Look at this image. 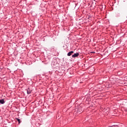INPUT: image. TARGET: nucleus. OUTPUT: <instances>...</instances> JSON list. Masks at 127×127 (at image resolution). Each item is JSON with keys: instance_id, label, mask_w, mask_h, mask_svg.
I'll use <instances>...</instances> for the list:
<instances>
[{"instance_id": "1", "label": "nucleus", "mask_w": 127, "mask_h": 127, "mask_svg": "<svg viewBox=\"0 0 127 127\" xmlns=\"http://www.w3.org/2000/svg\"><path fill=\"white\" fill-rule=\"evenodd\" d=\"M79 56V53H76L72 56V58H75V57H78Z\"/></svg>"}, {"instance_id": "2", "label": "nucleus", "mask_w": 127, "mask_h": 127, "mask_svg": "<svg viewBox=\"0 0 127 127\" xmlns=\"http://www.w3.org/2000/svg\"><path fill=\"white\" fill-rule=\"evenodd\" d=\"M73 53H74L73 51H70V52H68L67 53V56H71V55H72V54H73Z\"/></svg>"}, {"instance_id": "3", "label": "nucleus", "mask_w": 127, "mask_h": 127, "mask_svg": "<svg viewBox=\"0 0 127 127\" xmlns=\"http://www.w3.org/2000/svg\"><path fill=\"white\" fill-rule=\"evenodd\" d=\"M27 93L28 94H30V93H31V90H30V89L29 88H28V89L27 90Z\"/></svg>"}, {"instance_id": "4", "label": "nucleus", "mask_w": 127, "mask_h": 127, "mask_svg": "<svg viewBox=\"0 0 127 127\" xmlns=\"http://www.w3.org/2000/svg\"><path fill=\"white\" fill-rule=\"evenodd\" d=\"M0 104H4V100L3 99L0 100Z\"/></svg>"}, {"instance_id": "5", "label": "nucleus", "mask_w": 127, "mask_h": 127, "mask_svg": "<svg viewBox=\"0 0 127 127\" xmlns=\"http://www.w3.org/2000/svg\"><path fill=\"white\" fill-rule=\"evenodd\" d=\"M17 121L18 122L19 124H20V120L18 118H16Z\"/></svg>"}, {"instance_id": "6", "label": "nucleus", "mask_w": 127, "mask_h": 127, "mask_svg": "<svg viewBox=\"0 0 127 127\" xmlns=\"http://www.w3.org/2000/svg\"><path fill=\"white\" fill-rule=\"evenodd\" d=\"M126 112H127V108L126 109Z\"/></svg>"}]
</instances>
